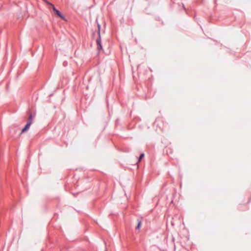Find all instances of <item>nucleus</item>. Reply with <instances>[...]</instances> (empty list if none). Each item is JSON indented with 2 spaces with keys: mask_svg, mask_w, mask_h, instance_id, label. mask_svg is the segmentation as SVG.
<instances>
[{
  "mask_svg": "<svg viewBox=\"0 0 251 251\" xmlns=\"http://www.w3.org/2000/svg\"><path fill=\"white\" fill-rule=\"evenodd\" d=\"M96 43L98 45V50L100 51V50H102V46L101 43V37L100 36L98 37L96 40Z\"/></svg>",
  "mask_w": 251,
  "mask_h": 251,
  "instance_id": "obj_2",
  "label": "nucleus"
},
{
  "mask_svg": "<svg viewBox=\"0 0 251 251\" xmlns=\"http://www.w3.org/2000/svg\"><path fill=\"white\" fill-rule=\"evenodd\" d=\"M28 114H29V117H28V120L27 122V124H28L31 125V124L32 123V121L33 119V116L32 114L29 111H28Z\"/></svg>",
  "mask_w": 251,
  "mask_h": 251,
  "instance_id": "obj_3",
  "label": "nucleus"
},
{
  "mask_svg": "<svg viewBox=\"0 0 251 251\" xmlns=\"http://www.w3.org/2000/svg\"><path fill=\"white\" fill-rule=\"evenodd\" d=\"M137 222H138V223H137V225L136 227V229H140V228H141V225H142V220H140V219H138Z\"/></svg>",
  "mask_w": 251,
  "mask_h": 251,
  "instance_id": "obj_5",
  "label": "nucleus"
},
{
  "mask_svg": "<svg viewBox=\"0 0 251 251\" xmlns=\"http://www.w3.org/2000/svg\"><path fill=\"white\" fill-rule=\"evenodd\" d=\"M44 2L47 3V4L48 5H50L51 7H52V5H53V4H52L51 3H50V2H49V1H48L47 0H44Z\"/></svg>",
  "mask_w": 251,
  "mask_h": 251,
  "instance_id": "obj_8",
  "label": "nucleus"
},
{
  "mask_svg": "<svg viewBox=\"0 0 251 251\" xmlns=\"http://www.w3.org/2000/svg\"><path fill=\"white\" fill-rule=\"evenodd\" d=\"M31 125H29L28 124H27L25 125V126L24 127V128L22 129L21 132L24 133L27 130H28L30 126Z\"/></svg>",
  "mask_w": 251,
  "mask_h": 251,
  "instance_id": "obj_4",
  "label": "nucleus"
},
{
  "mask_svg": "<svg viewBox=\"0 0 251 251\" xmlns=\"http://www.w3.org/2000/svg\"><path fill=\"white\" fill-rule=\"evenodd\" d=\"M98 37H100V25L99 23H98Z\"/></svg>",
  "mask_w": 251,
  "mask_h": 251,
  "instance_id": "obj_7",
  "label": "nucleus"
},
{
  "mask_svg": "<svg viewBox=\"0 0 251 251\" xmlns=\"http://www.w3.org/2000/svg\"><path fill=\"white\" fill-rule=\"evenodd\" d=\"M63 64H64V65H66V63H65V62H63Z\"/></svg>",
  "mask_w": 251,
  "mask_h": 251,
  "instance_id": "obj_9",
  "label": "nucleus"
},
{
  "mask_svg": "<svg viewBox=\"0 0 251 251\" xmlns=\"http://www.w3.org/2000/svg\"><path fill=\"white\" fill-rule=\"evenodd\" d=\"M52 8L53 11L59 18H60L61 19L64 21L66 20L64 15L61 13V12L60 11H59L56 8L54 5H52Z\"/></svg>",
  "mask_w": 251,
  "mask_h": 251,
  "instance_id": "obj_1",
  "label": "nucleus"
},
{
  "mask_svg": "<svg viewBox=\"0 0 251 251\" xmlns=\"http://www.w3.org/2000/svg\"><path fill=\"white\" fill-rule=\"evenodd\" d=\"M145 154L144 153H142L140 154L139 158H138V161L140 162L142 158L144 157Z\"/></svg>",
  "mask_w": 251,
  "mask_h": 251,
  "instance_id": "obj_6",
  "label": "nucleus"
},
{
  "mask_svg": "<svg viewBox=\"0 0 251 251\" xmlns=\"http://www.w3.org/2000/svg\"><path fill=\"white\" fill-rule=\"evenodd\" d=\"M183 7H184V8L185 9V7H184V4H183Z\"/></svg>",
  "mask_w": 251,
  "mask_h": 251,
  "instance_id": "obj_11",
  "label": "nucleus"
},
{
  "mask_svg": "<svg viewBox=\"0 0 251 251\" xmlns=\"http://www.w3.org/2000/svg\"><path fill=\"white\" fill-rule=\"evenodd\" d=\"M63 64H64V65H66V63H65V62H63Z\"/></svg>",
  "mask_w": 251,
  "mask_h": 251,
  "instance_id": "obj_10",
  "label": "nucleus"
}]
</instances>
